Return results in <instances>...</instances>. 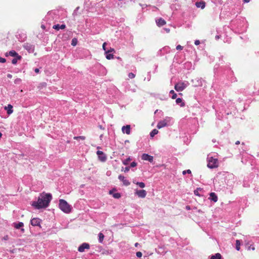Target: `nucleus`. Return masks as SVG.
Returning a JSON list of instances; mask_svg holds the SVG:
<instances>
[{
  "label": "nucleus",
  "instance_id": "obj_1",
  "mask_svg": "<svg viewBox=\"0 0 259 259\" xmlns=\"http://www.w3.org/2000/svg\"><path fill=\"white\" fill-rule=\"evenodd\" d=\"M52 198L51 194L42 193L38 197L37 201H33L32 205L37 209L46 208L49 205Z\"/></svg>",
  "mask_w": 259,
  "mask_h": 259
},
{
  "label": "nucleus",
  "instance_id": "obj_2",
  "mask_svg": "<svg viewBox=\"0 0 259 259\" xmlns=\"http://www.w3.org/2000/svg\"><path fill=\"white\" fill-rule=\"evenodd\" d=\"M59 206L61 210L65 213H68L71 211V207L70 205H69L66 201L63 199H60L59 200Z\"/></svg>",
  "mask_w": 259,
  "mask_h": 259
},
{
  "label": "nucleus",
  "instance_id": "obj_3",
  "mask_svg": "<svg viewBox=\"0 0 259 259\" xmlns=\"http://www.w3.org/2000/svg\"><path fill=\"white\" fill-rule=\"evenodd\" d=\"M218 160L217 158H214L212 157H208L207 166L210 168H214L218 167Z\"/></svg>",
  "mask_w": 259,
  "mask_h": 259
},
{
  "label": "nucleus",
  "instance_id": "obj_4",
  "mask_svg": "<svg viewBox=\"0 0 259 259\" xmlns=\"http://www.w3.org/2000/svg\"><path fill=\"white\" fill-rule=\"evenodd\" d=\"M186 87L187 85L186 83L183 82H179L175 84V89L177 92H181L183 91Z\"/></svg>",
  "mask_w": 259,
  "mask_h": 259
},
{
  "label": "nucleus",
  "instance_id": "obj_5",
  "mask_svg": "<svg viewBox=\"0 0 259 259\" xmlns=\"http://www.w3.org/2000/svg\"><path fill=\"white\" fill-rule=\"evenodd\" d=\"M97 154L98 156L99 160L102 162H105L107 159L105 154L101 151H97Z\"/></svg>",
  "mask_w": 259,
  "mask_h": 259
},
{
  "label": "nucleus",
  "instance_id": "obj_6",
  "mask_svg": "<svg viewBox=\"0 0 259 259\" xmlns=\"http://www.w3.org/2000/svg\"><path fill=\"white\" fill-rule=\"evenodd\" d=\"M90 245L87 243H83L81 245L79 246L78 248V250L79 252H83L85 249H90Z\"/></svg>",
  "mask_w": 259,
  "mask_h": 259
},
{
  "label": "nucleus",
  "instance_id": "obj_7",
  "mask_svg": "<svg viewBox=\"0 0 259 259\" xmlns=\"http://www.w3.org/2000/svg\"><path fill=\"white\" fill-rule=\"evenodd\" d=\"M135 194L140 198H145L146 196L147 192L145 190H137Z\"/></svg>",
  "mask_w": 259,
  "mask_h": 259
},
{
  "label": "nucleus",
  "instance_id": "obj_8",
  "mask_svg": "<svg viewBox=\"0 0 259 259\" xmlns=\"http://www.w3.org/2000/svg\"><path fill=\"white\" fill-rule=\"evenodd\" d=\"M142 159L144 160H147L151 162L153 161V157L148 154H143L142 156Z\"/></svg>",
  "mask_w": 259,
  "mask_h": 259
},
{
  "label": "nucleus",
  "instance_id": "obj_9",
  "mask_svg": "<svg viewBox=\"0 0 259 259\" xmlns=\"http://www.w3.org/2000/svg\"><path fill=\"white\" fill-rule=\"evenodd\" d=\"M40 220L38 218H33L31 220V224L33 226H40Z\"/></svg>",
  "mask_w": 259,
  "mask_h": 259
},
{
  "label": "nucleus",
  "instance_id": "obj_10",
  "mask_svg": "<svg viewBox=\"0 0 259 259\" xmlns=\"http://www.w3.org/2000/svg\"><path fill=\"white\" fill-rule=\"evenodd\" d=\"M118 179L123 182V184L125 186H129L130 182L126 179H125L124 177L122 175L118 176Z\"/></svg>",
  "mask_w": 259,
  "mask_h": 259
},
{
  "label": "nucleus",
  "instance_id": "obj_11",
  "mask_svg": "<svg viewBox=\"0 0 259 259\" xmlns=\"http://www.w3.org/2000/svg\"><path fill=\"white\" fill-rule=\"evenodd\" d=\"M121 130L123 133H126L127 135H130L131 133V126L130 125L123 126H122Z\"/></svg>",
  "mask_w": 259,
  "mask_h": 259
},
{
  "label": "nucleus",
  "instance_id": "obj_12",
  "mask_svg": "<svg viewBox=\"0 0 259 259\" xmlns=\"http://www.w3.org/2000/svg\"><path fill=\"white\" fill-rule=\"evenodd\" d=\"M156 22L157 25L159 27L162 26L166 24V21L162 18H160L156 20Z\"/></svg>",
  "mask_w": 259,
  "mask_h": 259
},
{
  "label": "nucleus",
  "instance_id": "obj_13",
  "mask_svg": "<svg viewBox=\"0 0 259 259\" xmlns=\"http://www.w3.org/2000/svg\"><path fill=\"white\" fill-rule=\"evenodd\" d=\"M195 5L197 8H200L202 9H203L205 7V2L204 1L197 2L195 3Z\"/></svg>",
  "mask_w": 259,
  "mask_h": 259
},
{
  "label": "nucleus",
  "instance_id": "obj_14",
  "mask_svg": "<svg viewBox=\"0 0 259 259\" xmlns=\"http://www.w3.org/2000/svg\"><path fill=\"white\" fill-rule=\"evenodd\" d=\"M167 125V123H166V121H165V120H161V121H160L157 125V127L159 129L162 128V127H163L165 126H166Z\"/></svg>",
  "mask_w": 259,
  "mask_h": 259
},
{
  "label": "nucleus",
  "instance_id": "obj_15",
  "mask_svg": "<svg viewBox=\"0 0 259 259\" xmlns=\"http://www.w3.org/2000/svg\"><path fill=\"white\" fill-rule=\"evenodd\" d=\"M4 108L5 110L7 111V113L9 115L12 114L13 112V110L12 109L13 106L11 105V104H8V106H5Z\"/></svg>",
  "mask_w": 259,
  "mask_h": 259
},
{
  "label": "nucleus",
  "instance_id": "obj_16",
  "mask_svg": "<svg viewBox=\"0 0 259 259\" xmlns=\"http://www.w3.org/2000/svg\"><path fill=\"white\" fill-rule=\"evenodd\" d=\"M66 25L65 24H62L60 25L59 24L55 25L53 26V28L56 30H59L60 29H63L65 28Z\"/></svg>",
  "mask_w": 259,
  "mask_h": 259
},
{
  "label": "nucleus",
  "instance_id": "obj_17",
  "mask_svg": "<svg viewBox=\"0 0 259 259\" xmlns=\"http://www.w3.org/2000/svg\"><path fill=\"white\" fill-rule=\"evenodd\" d=\"M210 196L211 197V200H212L213 202H215L218 201V197L214 193L211 192L210 194Z\"/></svg>",
  "mask_w": 259,
  "mask_h": 259
},
{
  "label": "nucleus",
  "instance_id": "obj_18",
  "mask_svg": "<svg viewBox=\"0 0 259 259\" xmlns=\"http://www.w3.org/2000/svg\"><path fill=\"white\" fill-rule=\"evenodd\" d=\"M22 58L21 56H18L17 57H15L12 60V63L13 64H17L18 60H20Z\"/></svg>",
  "mask_w": 259,
  "mask_h": 259
},
{
  "label": "nucleus",
  "instance_id": "obj_19",
  "mask_svg": "<svg viewBox=\"0 0 259 259\" xmlns=\"http://www.w3.org/2000/svg\"><path fill=\"white\" fill-rule=\"evenodd\" d=\"M176 102L178 104L181 103V107H184L185 105V103L182 101V99L181 98H177Z\"/></svg>",
  "mask_w": 259,
  "mask_h": 259
},
{
  "label": "nucleus",
  "instance_id": "obj_20",
  "mask_svg": "<svg viewBox=\"0 0 259 259\" xmlns=\"http://www.w3.org/2000/svg\"><path fill=\"white\" fill-rule=\"evenodd\" d=\"M23 226H24V224L22 222H19L18 224H16V223L14 224V227L17 229H20L21 227H22Z\"/></svg>",
  "mask_w": 259,
  "mask_h": 259
},
{
  "label": "nucleus",
  "instance_id": "obj_21",
  "mask_svg": "<svg viewBox=\"0 0 259 259\" xmlns=\"http://www.w3.org/2000/svg\"><path fill=\"white\" fill-rule=\"evenodd\" d=\"M222 255L220 253H217L215 255H212L210 259H221Z\"/></svg>",
  "mask_w": 259,
  "mask_h": 259
},
{
  "label": "nucleus",
  "instance_id": "obj_22",
  "mask_svg": "<svg viewBox=\"0 0 259 259\" xmlns=\"http://www.w3.org/2000/svg\"><path fill=\"white\" fill-rule=\"evenodd\" d=\"M9 55L12 57H17L18 56H19L18 54L15 51H11L9 52Z\"/></svg>",
  "mask_w": 259,
  "mask_h": 259
},
{
  "label": "nucleus",
  "instance_id": "obj_23",
  "mask_svg": "<svg viewBox=\"0 0 259 259\" xmlns=\"http://www.w3.org/2000/svg\"><path fill=\"white\" fill-rule=\"evenodd\" d=\"M133 183L138 185L141 188H143L145 186V183L143 182H136L135 181H134Z\"/></svg>",
  "mask_w": 259,
  "mask_h": 259
},
{
  "label": "nucleus",
  "instance_id": "obj_24",
  "mask_svg": "<svg viewBox=\"0 0 259 259\" xmlns=\"http://www.w3.org/2000/svg\"><path fill=\"white\" fill-rule=\"evenodd\" d=\"M104 238V235L103 233H100L99 234V241L102 243Z\"/></svg>",
  "mask_w": 259,
  "mask_h": 259
},
{
  "label": "nucleus",
  "instance_id": "obj_25",
  "mask_svg": "<svg viewBox=\"0 0 259 259\" xmlns=\"http://www.w3.org/2000/svg\"><path fill=\"white\" fill-rule=\"evenodd\" d=\"M236 249L238 251L240 249V242L239 240H236Z\"/></svg>",
  "mask_w": 259,
  "mask_h": 259
},
{
  "label": "nucleus",
  "instance_id": "obj_26",
  "mask_svg": "<svg viewBox=\"0 0 259 259\" xmlns=\"http://www.w3.org/2000/svg\"><path fill=\"white\" fill-rule=\"evenodd\" d=\"M158 133V131L156 129H154L152 131V132L150 133V136L151 137H153L155 135L157 134Z\"/></svg>",
  "mask_w": 259,
  "mask_h": 259
},
{
  "label": "nucleus",
  "instance_id": "obj_27",
  "mask_svg": "<svg viewBox=\"0 0 259 259\" xmlns=\"http://www.w3.org/2000/svg\"><path fill=\"white\" fill-rule=\"evenodd\" d=\"M106 58L108 60L113 59L114 58V55L111 54H106Z\"/></svg>",
  "mask_w": 259,
  "mask_h": 259
},
{
  "label": "nucleus",
  "instance_id": "obj_28",
  "mask_svg": "<svg viewBox=\"0 0 259 259\" xmlns=\"http://www.w3.org/2000/svg\"><path fill=\"white\" fill-rule=\"evenodd\" d=\"M170 94H172V97H171V98L172 99H176L177 97V95L176 93H175V92H174V90H171L169 92Z\"/></svg>",
  "mask_w": 259,
  "mask_h": 259
},
{
  "label": "nucleus",
  "instance_id": "obj_29",
  "mask_svg": "<svg viewBox=\"0 0 259 259\" xmlns=\"http://www.w3.org/2000/svg\"><path fill=\"white\" fill-rule=\"evenodd\" d=\"M73 139L75 140H84L85 139V137L81 136H77V137H74Z\"/></svg>",
  "mask_w": 259,
  "mask_h": 259
},
{
  "label": "nucleus",
  "instance_id": "obj_30",
  "mask_svg": "<svg viewBox=\"0 0 259 259\" xmlns=\"http://www.w3.org/2000/svg\"><path fill=\"white\" fill-rule=\"evenodd\" d=\"M77 39L76 38H73L72 39V41H71V45L73 46H75L77 44Z\"/></svg>",
  "mask_w": 259,
  "mask_h": 259
},
{
  "label": "nucleus",
  "instance_id": "obj_31",
  "mask_svg": "<svg viewBox=\"0 0 259 259\" xmlns=\"http://www.w3.org/2000/svg\"><path fill=\"white\" fill-rule=\"evenodd\" d=\"M131 160V158L128 157V158L126 159L125 160L123 161V164L124 165H127L128 163V162Z\"/></svg>",
  "mask_w": 259,
  "mask_h": 259
},
{
  "label": "nucleus",
  "instance_id": "obj_32",
  "mask_svg": "<svg viewBox=\"0 0 259 259\" xmlns=\"http://www.w3.org/2000/svg\"><path fill=\"white\" fill-rule=\"evenodd\" d=\"M135 76H136V75H135V74H134L133 73H132V72H131V73H128V77H129L130 78H131V79H132V78H135Z\"/></svg>",
  "mask_w": 259,
  "mask_h": 259
},
{
  "label": "nucleus",
  "instance_id": "obj_33",
  "mask_svg": "<svg viewBox=\"0 0 259 259\" xmlns=\"http://www.w3.org/2000/svg\"><path fill=\"white\" fill-rule=\"evenodd\" d=\"M121 196L120 193H115L114 195H113V197L115 198H120Z\"/></svg>",
  "mask_w": 259,
  "mask_h": 259
},
{
  "label": "nucleus",
  "instance_id": "obj_34",
  "mask_svg": "<svg viewBox=\"0 0 259 259\" xmlns=\"http://www.w3.org/2000/svg\"><path fill=\"white\" fill-rule=\"evenodd\" d=\"M187 174H191V170H190V169H187V170H184V171H183V175H185V174H187Z\"/></svg>",
  "mask_w": 259,
  "mask_h": 259
},
{
  "label": "nucleus",
  "instance_id": "obj_35",
  "mask_svg": "<svg viewBox=\"0 0 259 259\" xmlns=\"http://www.w3.org/2000/svg\"><path fill=\"white\" fill-rule=\"evenodd\" d=\"M113 52H115V50L113 48H111L109 50H108L107 51H106L105 53L107 54V53Z\"/></svg>",
  "mask_w": 259,
  "mask_h": 259
},
{
  "label": "nucleus",
  "instance_id": "obj_36",
  "mask_svg": "<svg viewBox=\"0 0 259 259\" xmlns=\"http://www.w3.org/2000/svg\"><path fill=\"white\" fill-rule=\"evenodd\" d=\"M136 255L138 257H141L142 256V253L141 251H138L136 253Z\"/></svg>",
  "mask_w": 259,
  "mask_h": 259
},
{
  "label": "nucleus",
  "instance_id": "obj_37",
  "mask_svg": "<svg viewBox=\"0 0 259 259\" xmlns=\"http://www.w3.org/2000/svg\"><path fill=\"white\" fill-rule=\"evenodd\" d=\"M6 62V59L2 58V57H0V63H5Z\"/></svg>",
  "mask_w": 259,
  "mask_h": 259
},
{
  "label": "nucleus",
  "instance_id": "obj_38",
  "mask_svg": "<svg viewBox=\"0 0 259 259\" xmlns=\"http://www.w3.org/2000/svg\"><path fill=\"white\" fill-rule=\"evenodd\" d=\"M137 165V163L135 162H132L131 163V167H134L135 166H136Z\"/></svg>",
  "mask_w": 259,
  "mask_h": 259
},
{
  "label": "nucleus",
  "instance_id": "obj_39",
  "mask_svg": "<svg viewBox=\"0 0 259 259\" xmlns=\"http://www.w3.org/2000/svg\"><path fill=\"white\" fill-rule=\"evenodd\" d=\"M183 49V47L181 45H178L176 47V49L178 50H182Z\"/></svg>",
  "mask_w": 259,
  "mask_h": 259
},
{
  "label": "nucleus",
  "instance_id": "obj_40",
  "mask_svg": "<svg viewBox=\"0 0 259 259\" xmlns=\"http://www.w3.org/2000/svg\"><path fill=\"white\" fill-rule=\"evenodd\" d=\"M106 42H104L103 44V46H102L103 49L104 51H105V52L106 51Z\"/></svg>",
  "mask_w": 259,
  "mask_h": 259
},
{
  "label": "nucleus",
  "instance_id": "obj_41",
  "mask_svg": "<svg viewBox=\"0 0 259 259\" xmlns=\"http://www.w3.org/2000/svg\"><path fill=\"white\" fill-rule=\"evenodd\" d=\"M194 43L195 45H198L200 44V41L199 40H196Z\"/></svg>",
  "mask_w": 259,
  "mask_h": 259
},
{
  "label": "nucleus",
  "instance_id": "obj_42",
  "mask_svg": "<svg viewBox=\"0 0 259 259\" xmlns=\"http://www.w3.org/2000/svg\"><path fill=\"white\" fill-rule=\"evenodd\" d=\"M194 192L195 195H197V196H199L198 190H195Z\"/></svg>",
  "mask_w": 259,
  "mask_h": 259
},
{
  "label": "nucleus",
  "instance_id": "obj_43",
  "mask_svg": "<svg viewBox=\"0 0 259 259\" xmlns=\"http://www.w3.org/2000/svg\"><path fill=\"white\" fill-rule=\"evenodd\" d=\"M130 170V167H126L124 169V172H128Z\"/></svg>",
  "mask_w": 259,
  "mask_h": 259
},
{
  "label": "nucleus",
  "instance_id": "obj_44",
  "mask_svg": "<svg viewBox=\"0 0 259 259\" xmlns=\"http://www.w3.org/2000/svg\"><path fill=\"white\" fill-rule=\"evenodd\" d=\"M9 239V236L8 235H6V236H5L4 237H3V239L5 240H8Z\"/></svg>",
  "mask_w": 259,
  "mask_h": 259
},
{
  "label": "nucleus",
  "instance_id": "obj_45",
  "mask_svg": "<svg viewBox=\"0 0 259 259\" xmlns=\"http://www.w3.org/2000/svg\"><path fill=\"white\" fill-rule=\"evenodd\" d=\"M34 71L35 73H38L39 72V70L38 68H35Z\"/></svg>",
  "mask_w": 259,
  "mask_h": 259
},
{
  "label": "nucleus",
  "instance_id": "obj_46",
  "mask_svg": "<svg viewBox=\"0 0 259 259\" xmlns=\"http://www.w3.org/2000/svg\"><path fill=\"white\" fill-rule=\"evenodd\" d=\"M7 77L9 78H11L12 77V75L11 74H8L7 75Z\"/></svg>",
  "mask_w": 259,
  "mask_h": 259
},
{
  "label": "nucleus",
  "instance_id": "obj_47",
  "mask_svg": "<svg viewBox=\"0 0 259 259\" xmlns=\"http://www.w3.org/2000/svg\"><path fill=\"white\" fill-rule=\"evenodd\" d=\"M165 30L167 32H170V29H168V28H165Z\"/></svg>",
  "mask_w": 259,
  "mask_h": 259
},
{
  "label": "nucleus",
  "instance_id": "obj_48",
  "mask_svg": "<svg viewBox=\"0 0 259 259\" xmlns=\"http://www.w3.org/2000/svg\"><path fill=\"white\" fill-rule=\"evenodd\" d=\"M240 144V141H237L235 142V144L236 145H238Z\"/></svg>",
  "mask_w": 259,
  "mask_h": 259
},
{
  "label": "nucleus",
  "instance_id": "obj_49",
  "mask_svg": "<svg viewBox=\"0 0 259 259\" xmlns=\"http://www.w3.org/2000/svg\"><path fill=\"white\" fill-rule=\"evenodd\" d=\"M243 1H244V3H247L249 2L250 0H243Z\"/></svg>",
  "mask_w": 259,
  "mask_h": 259
},
{
  "label": "nucleus",
  "instance_id": "obj_50",
  "mask_svg": "<svg viewBox=\"0 0 259 259\" xmlns=\"http://www.w3.org/2000/svg\"><path fill=\"white\" fill-rule=\"evenodd\" d=\"M215 38H216L217 39H219V38H220V36H219V35H216V36H215Z\"/></svg>",
  "mask_w": 259,
  "mask_h": 259
},
{
  "label": "nucleus",
  "instance_id": "obj_51",
  "mask_svg": "<svg viewBox=\"0 0 259 259\" xmlns=\"http://www.w3.org/2000/svg\"><path fill=\"white\" fill-rule=\"evenodd\" d=\"M251 249H252L253 250H254L255 249V248H254V247H251Z\"/></svg>",
  "mask_w": 259,
  "mask_h": 259
},
{
  "label": "nucleus",
  "instance_id": "obj_52",
  "mask_svg": "<svg viewBox=\"0 0 259 259\" xmlns=\"http://www.w3.org/2000/svg\"><path fill=\"white\" fill-rule=\"evenodd\" d=\"M2 136V134L0 132V138H1Z\"/></svg>",
  "mask_w": 259,
  "mask_h": 259
},
{
  "label": "nucleus",
  "instance_id": "obj_53",
  "mask_svg": "<svg viewBox=\"0 0 259 259\" xmlns=\"http://www.w3.org/2000/svg\"><path fill=\"white\" fill-rule=\"evenodd\" d=\"M138 243H136L135 244V246H138Z\"/></svg>",
  "mask_w": 259,
  "mask_h": 259
},
{
  "label": "nucleus",
  "instance_id": "obj_54",
  "mask_svg": "<svg viewBox=\"0 0 259 259\" xmlns=\"http://www.w3.org/2000/svg\"><path fill=\"white\" fill-rule=\"evenodd\" d=\"M187 208L189 209H190V207L189 206H187Z\"/></svg>",
  "mask_w": 259,
  "mask_h": 259
},
{
  "label": "nucleus",
  "instance_id": "obj_55",
  "mask_svg": "<svg viewBox=\"0 0 259 259\" xmlns=\"http://www.w3.org/2000/svg\"><path fill=\"white\" fill-rule=\"evenodd\" d=\"M117 59H120V58L119 57H118L117 58Z\"/></svg>",
  "mask_w": 259,
  "mask_h": 259
},
{
  "label": "nucleus",
  "instance_id": "obj_56",
  "mask_svg": "<svg viewBox=\"0 0 259 259\" xmlns=\"http://www.w3.org/2000/svg\"><path fill=\"white\" fill-rule=\"evenodd\" d=\"M22 231H24V229H22L21 230Z\"/></svg>",
  "mask_w": 259,
  "mask_h": 259
}]
</instances>
